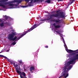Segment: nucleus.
Segmentation results:
<instances>
[{
	"mask_svg": "<svg viewBox=\"0 0 78 78\" xmlns=\"http://www.w3.org/2000/svg\"><path fill=\"white\" fill-rule=\"evenodd\" d=\"M8 0H1L0 2V6H2L4 8H5V5H9L7 6H13V4H10V2H8Z\"/></svg>",
	"mask_w": 78,
	"mask_h": 78,
	"instance_id": "obj_4",
	"label": "nucleus"
},
{
	"mask_svg": "<svg viewBox=\"0 0 78 78\" xmlns=\"http://www.w3.org/2000/svg\"><path fill=\"white\" fill-rule=\"evenodd\" d=\"M75 58H74L75 60H76V59H78V54L76 55L75 56Z\"/></svg>",
	"mask_w": 78,
	"mask_h": 78,
	"instance_id": "obj_14",
	"label": "nucleus"
},
{
	"mask_svg": "<svg viewBox=\"0 0 78 78\" xmlns=\"http://www.w3.org/2000/svg\"><path fill=\"white\" fill-rule=\"evenodd\" d=\"M58 1H59V2L60 1H62V0H57Z\"/></svg>",
	"mask_w": 78,
	"mask_h": 78,
	"instance_id": "obj_36",
	"label": "nucleus"
},
{
	"mask_svg": "<svg viewBox=\"0 0 78 78\" xmlns=\"http://www.w3.org/2000/svg\"><path fill=\"white\" fill-rule=\"evenodd\" d=\"M45 48H48V46H46L45 47Z\"/></svg>",
	"mask_w": 78,
	"mask_h": 78,
	"instance_id": "obj_29",
	"label": "nucleus"
},
{
	"mask_svg": "<svg viewBox=\"0 0 78 78\" xmlns=\"http://www.w3.org/2000/svg\"><path fill=\"white\" fill-rule=\"evenodd\" d=\"M62 40L63 41V42L64 44V43H66L65 42V41H64V38H63V37H62Z\"/></svg>",
	"mask_w": 78,
	"mask_h": 78,
	"instance_id": "obj_22",
	"label": "nucleus"
},
{
	"mask_svg": "<svg viewBox=\"0 0 78 78\" xmlns=\"http://www.w3.org/2000/svg\"><path fill=\"white\" fill-rule=\"evenodd\" d=\"M13 62H14L13 61H12V60H10L9 62H10V64L11 65H12V64H13Z\"/></svg>",
	"mask_w": 78,
	"mask_h": 78,
	"instance_id": "obj_20",
	"label": "nucleus"
},
{
	"mask_svg": "<svg viewBox=\"0 0 78 78\" xmlns=\"http://www.w3.org/2000/svg\"><path fill=\"white\" fill-rule=\"evenodd\" d=\"M59 21H60V20H56V21H55V23H60V22H59Z\"/></svg>",
	"mask_w": 78,
	"mask_h": 78,
	"instance_id": "obj_18",
	"label": "nucleus"
},
{
	"mask_svg": "<svg viewBox=\"0 0 78 78\" xmlns=\"http://www.w3.org/2000/svg\"><path fill=\"white\" fill-rule=\"evenodd\" d=\"M6 51H7V52H8V51H9V50H7Z\"/></svg>",
	"mask_w": 78,
	"mask_h": 78,
	"instance_id": "obj_37",
	"label": "nucleus"
},
{
	"mask_svg": "<svg viewBox=\"0 0 78 78\" xmlns=\"http://www.w3.org/2000/svg\"><path fill=\"white\" fill-rule=\"evenodd\" d=\"M75 59L73 58L70 61H69L67 62L68 65L69 66V65H70V64H73V62H74V61H75Z\"/></svg>",
	"mask_w": 78,
	"mask_h": 78,
	"instance_id": "obj_7",
	"label": "nucleus"
},
{
	"mask_svg": "<svg viewBox=\"0 0 78 78\" xmlns=\"http://www.w3.org/2000/svg\"><path fill=\"white\" fill-rule=\"evenodd\" d=\"M58 34H59V35H61V34L59 33V32H58Z\"/></svg>",
	"mask_w": 78,
	"mask_h": 78,
	"instance_id": "obj_31",
	"label": "nucleus"
},
{
	"mask_svg": "<svg viewBox=\"0 0 78 78\" xmlns=\"http://www.w3.org/2000/svg\"><path fill=\"white\" fill-rule=\"evenodd\" d=\"M5 23L6 24H7V25H8V23Z\"/></svg>",
	"mask_w": 78,
	"mask_h": 78,
	"instance_id": "obj_38",
	"label": "nucleus"
},
{
	"mask_svg": "<svg viewBox=\"0 0 78 78\" xmlns=\"http://www.w3.org/2000/svg\"><path fill=\"white\" fill-rule=\"evenodd\" d=\"M45 20H41V21H44Z\"/></svg>",
	"mask_w": 78,
	"mask_h": 78,
	"instance_id": "obj_34",
	"label": "nucleus"
},
{
	"mask_svg": "<svg viewBox=\"0 0 78 78\" xmlns=\"http://www.w3.org/2000/svg\"><path fill=\"white\" fill-rule=\"evenodd\" d=\"M34 70V67L32 66L30 68V71L32 72V70Z\"/></svg>",
	"mask_w": 78,
	"mask_h": 78,
	"instance_id": "obj_13",
	"label": "nucleus"
},
{
	"mask_svg": "<svg viewBox=\"0 0 78 78\" xmlns=\"http://www.w3.org/2000/svg\"><path fill=\"white\" fill-rule=\"evenodd\" d=\"M0 26L1 27H4V23L3 22L0 23Z\"/></svg>",
	"mask_w": 78,
	"mask_h": 78,
	"instance_id": "obj_15",
	"label": "nucleus"
},
{
	"mask_svg": "<svg viewBox=\"0 0 78 78\" xmlns=\"http://www.w3.org/2000/svg\"><path fill=\"white\" fill-rule=\"evenodd\" d=\"M44 20H49V19H48V18H46L44 19Z\"/></svg>",
	"mask_w": 78,
	"mask_h": 78,
	"instance_id": "obj_24",
	"label": "nucleus"
},
{
	"mask_svg": "<svg viewBox=\"0 0 78 78\" xmlns=\"http://www.w3.org/2000/svg\"><path fill=\"white\" fill-rule=\"evenodd\" d=\"M61 10H58L56 11V12L57 13L56 14H58V18H64L65 17V15L64 14L63 12H60Z\"/></svg>",
	"mask_w": 78,
	"mask_h": 78,
	"instance_id": "obj_5",
	"label": "nucleus"
},
{
	"mask_svg": "<svg viewBox=\"0 0 78 78\" xmlns=\"http://www.w3.org/2000/svg\"><path fill=\"white\" fill-rule=\"evenodd\" d=\"M58 14H52L50 15L49 17H48V18L49 19V20H51V19H52L53 17H58Z\"/></svg>",
	"mask_w": 78,
	"mask_h": 78,
	"instance_id": "obj_6",
	"label": "nucleus"
},
{
	"mask_svg": "<svg viewBox=\"0 0 78 78\" xmlns=\"http://www.w3.org/2000/svg\"><path fill=\"white\" fill-rule=\"evenodd\" d=\"M42 1H44V0H40V1L42 3Z\"/></svg>",
	"mask_w": 78,
	"mask_h": 78,
	"instance_id": "obj_35",
	"label": "nucleus"
},
{
	"mask_svg": "<svg viewBox=\"0 0 78 78\" xmlns=\"http://www.w3.org/2000/svg\"><path fill=\"white\" fill-rule=\"evenodd\" d=\"M13 65L14 66L15 68V70L16 72H17V73H18L20 75L21 78H27L26 77V74L24 72H20V66L19 67V68H18V66H19V64H17L15 63V62H14L13 63Z\"/></svg>",
	"mask_w": 78,
	"mask_h": 78,
	"instance_id": "obj_3",
	"label": "nucleus"
},
{
	"mask_svg": "<svg viewBox=\"0 0 78 78\" xmlns=\"http://www.w3.org/2000/svg\"><path fill=\"white\" fill-rule=\"evenodd\" d=\"M18 62H19V63L20 64H21V63H22V60H20V61H19V60H18Z\"/></svg>",
	"mask_w": 78,
	"mask_h": 78,
	"instance_id": "obj_25",
	"label": "nucleus"
},
{
	"mask_svg": "<svg viewBox=\"0 0 78 78\" xmlns=\"http://www.w3.org/2000/svg\"><path fill=\"white\" fill-rule=\"evenodd\" d=\"M64 46L65 48H67V45H66V43H64Z\"/></svg>",
	"mask_w": 78,
	"mask_h": 78,
	"instance_id": "obj_23",
	"label": "nucleus"
},
{
	"mask_svg": "<svg viewBox=\"0 0 78 78\" xmlns=\"http://www.w3.org/2000/svg\"><path fill=\"white\" fill-rule=\"evenodd\" d=\"M23 0H17L16 2L18 3H21ZM25 2H29V1H31V0H24Z\"/></svg>",
	"mask_w": 78,
	"mask_h": 78,
	"instance_id": "obj_10",
	"label": "nucleus"
},
{
	"mask_svg": "<svg viewBox=\"0 0 78 78\" xmlns=\"http://www.w3.org/2000/svg\"><path fill=\"white\" fill-rule=\"evenodd\" d=\"M39 25H38L37 24H35L33 27H31V28L30 29L27 30V31L25 32L23 34L20 36L19 37L17 38V36H15L16 35V32H12L11 34H9L8 36V39L9 40V41H18L19 40L20 38L22 37L23 36H25L26 34L30 32L31 31H32L33 30H34V28H36V27H38ZM14 36H15L14 37Z\"/></svg>",
	"mask_w": 78,
	"mask_h": 78,
	"instance_id": "obj_1",
	"label": "nucleus"
},
{
	"mask_svg": "<svg viewBox=\"0 0 78 78\" xmlns=\"http://www.w3.org/2000/svg\"><path fill=\"white\" fill-rule=\"evenodd\" d=\"M69 65H67L65 66L63 68V71L62 73L61 76H60L63 78H66L69 76V73H67L69 70H70L72 68V66L70 65L69 67Z\"/></svg>",
	"mask_w": 78,
	"mask_h": 78,
	"instance_id": "obj_2",
	"label": "nucleus"
},
{
	"mask_svg": "<svg viewBox=\"0 0 78 78\" xmlns=\"http://www.w3.org/2000/svg\"><path fill=\"white\" fill-rule=\"evenodd\" d=\"M53 26H55V30H56L58 28H59L61 27V26L59 25H56V23H53Z\"/></svg>",
	"mask_w": 78,
	"mask_h": 78,
	"instance_id": "obj_8",
	"label": "nucleus"
},
{
	"mask_svg": "<svg viewBox=\"0 0 78 78\" xmlns=\"http://www.w3.org/2000/svg\"><path fill=\"white\" fill-rule=\"evenodd\" d=\"M33 0H30V3L31 4V3L33 4Z\"/></svg>",
	"mask_w": 78,
	"mask_h": 78,
	"instance_id": "obj_26",
	"label": "nucleus"
},
{
	"mask_svg": "<svg viewBox=\"0 0 78 78\" xmlns=\"http://www.w3.org/2000/svg\"><path fill=\"white\" fill-rule=\"evenodd\" d=\"M45 2L47 3H50V2H51V0H47L45 1Z\"/></svg>",
	"mask_w": 78,
	"mask_h": 78,
	"instance_id": "obj_16",
	"label": "nucleus"
},
{
	"mask_svg": "<svg viewBox=\"0 0 78 78\" xmlns=\"http://www.w3.org/2000/svg\"><path fill=\"white\" fill-rule=\"evenodd\" d=\"M66 48V51H67V52H68V51H69V50L67 49V48Z\"/></svg>",
	"mask_w": 78,
	"mask_h": 78,
	"instance_id": "obj_27",
	"label": "nucleus"
},
{
	"mask_svg": "<svg viewBox=\"0 0 78 78\" xmlns=\"http://www.w3.org/2000/svg\"><path fill=\"white\" fill-rule=\"evenodd\" d=\"M3 21L2 20H1V19H0V22H2Z\"/></svg>",
	"mask_w": 78,
	"mask_h": 78,
	"instance_id": "obj_32",
	"label": "nucleus"
},
{
	"mask_svg": "<svg viewBox=\"0 0 78 78\" xmlns=\"http://www.w3.org/2000/svg\"><path fill=\"white\" fill-rule=\"evenodd\" d=\"M40 1V0H34L33 1L34 3H35V2H39Z\"/></svg>",
	"mask_w": 78,
	"mask_h": 78,
	"instance_id": "obj_19",
	"label": "nucleus"
},
{
	"mask_svg": "<svg viewBox=\"0 0 78 78\" xmlns=\"http://www.w3.org/2000/svg\"><path fill=\"white\" fill-rule=\"evenodd\" d=\"M69 1L70 2L68 5V6H69V5H71V4H72V3L74 2L75 0H69Z\"/></svg>",
	"mask_w": 78,
	"mask_h": 78,
	"instance_id": "obj_12",
	"label": "nucleus"
},
{
	"mask_svg": "<svg viewBox=\"0 0 78 78\" xmlns=\"http://www.w3.org/2000/svg\"><path fill=\"white\" fill-rule=\"evenodd\" d=\"M0 57H1V58H5V59H7V61H8V62H9L11 60L9 59V58H7V57L3 55H0Z\"/></svg>",
	"mask_w": 78,
	"mask_h": 78,
	"instance_id": "obj_9",
	"label": "nucleus"
},
{
	"mask_svg": "<svg viewBox=\"0 0 78 78\" xmlns=\"http://www.w3.org/2000/svg\"><path fill=\"white\" fill-rule=\"evenodd\" d=\"M22 7H23V8H26V7H27L26 6H22Z\"/></svg>",
	"mask_w": 78,
	"mask_h": 78,
	"instance_id": "obj_30",
	"label": "nucleus"
},
{
	"mask_svg": "<svg viewBox=\"0 0 78 78\" xmlns=\"http://www.w3.org/2000/svg\"><path fill=\"white\" fill-rule=\"evenodd\" d=\"M52 12H55V11Z\"/></svg>",
	"mask_w": 78,
	"mask_h": 78,
	"instance_id": "obj_40",
	"label": "nucleus"
},
{
	"mask_svg": "<svg viewBox=\"0 0 78 78\" xmlns=\"http://www.w3.org/2000/svg\"><path fill=\"white\" fill-rule=\"evenodd\" d=\"M4 50H5V49H2V50L1 51V52H0V53H2L3 51H4Z\"/></svg>",
	"mask_w": 78,
	"mask_h": 78,
	"instance_id": "obj_28",
	"label": "nucleus"
},
{
	"mask_svg": "<svg viewBox=\"0 0 78 78\" xmlns=\"http://www.w3.org/2000/svg\"><path fill=\"white\" fill-rule=\"evenodd\" d=\"M77 51V50L75 51H73L70 49H69L68 51V53H72L73 52H75V51Z\"/></svg>",
	"mask_w": 78,
	"mask_h": 78,
	"instance_id": "obj_11",
	"label": "nucleus"
},
{
	"mask_svg": "<svg viewBox=\"0 0 78 78\" xmlns=\"http://www.w3.org/2000/svg\"><path fill=\"white\" fill-rule=\"evenodd\" d=\"M56 33H58L59 32H58V31H56Z\"/></svg>",
	"mask_w": 78,
	"mask_h": 78,
	"instance_id": "obj_39",
	"label": "nucleus"
},
{
	"mask_svg": "<svg viewBox=\"0 0 78 78\" xmlns=\"http://www.w3.org/2000/svg\"><path fill=\"white\" fill-rule=\"evenodd\" d=\"M29 6H31V5L30 4Z\"/></svg>",
	"mask_w": 78,
	"mask_h": 78,
	"instance_id": "obj_41",
	"label": "nucleus"
},
{
	"mask_svg": "<svg viewBox=\"0 0 78 78\" xmlns=\"http://www.w3.org/2000/svg\"><path fill=\"white\" fill-rule=\"evenodd\" d=\"M4 18L5 19H6V20H7V19H8V16H6V15H5L4 16Z\"/></svg>",
	"mask_w": 78,
	"mask_h": 78,
	"instance_id": "obj_17",
	"label": "nucleus"
},
{
	"mask_svg": "<svg viewBox=\"0 0 78 78\" xmlns=\"http://www.w3.org/2000/svg\"><path fill=\"white\" fill-rule=\"evenodd\" d=\"M16 44V42L15 41H14L13 42L12 44V45H15Z\"/></svg>",
	"mask_w": 78,
	"mask_h": 78,
	"instance_id": "obj_21",
	"label": "nucleus"
},
{
	"mask_svg": "<svg viewBox=\"0 0 78 78\" xmlns=\"http://www.w3.org/2000/svg\"><path fill=\"white\" fill-rule=\"evenodd\" d=\"M77 53H78V51L77 52Z\"/></svg>",
	"mask_w": 78,
	"mask_h": 78,
	"instance_id": "obj_42",
	"label": "nucleus"
},
{
	"mask_svg": "<svg viewBox=\"0 0 78 78\" xmlns=\"http://www.w3.org/2000/svg\"><path fill=\"white\" fill-rule=\"evenodd\" d=\"M56 20H54L53 21L54 22H56Z\"/></svg>",
	"mask_w": 78,
	"mask_h": 78,
	"instance_id": "obj_33",
	"label": "nucleus"
}]
</instances>
